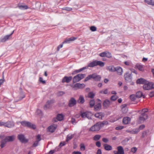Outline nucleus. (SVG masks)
<instances>
[{
	"label": "nucleus",
	"mask_w": 154,
	"mask_h": 154,
	"mask_svg": "<svg viewBox=\"0 0 154 154\" xmlns=\"http://www.w3.org/2000/svg\"><path fill=\"white\" fill-rule=\"evenodd\" d=\"M104 65L105 63L104 62L100 61L95 60L89 63L87 66L88 68L89 67H93L97 66L103 67L104 66Z\"/></svg>",
	"instance_id": "obj_1"
},
{
	"label": "nucleus",
	"mask_w": 154,
	"mask_h": 154,
	"mask_svg": "<svg viewBox=\"0 0 154 154\" xmlns=\"http://www.w3.org/2000/svg\"><path fill=\"white\" fill-rule=\"evenodd\" d=\"M143 87L145 90H151L154 88V83L147 81L143 85Z\"/></svg>",
	"instance_id": "obj_2"
},
{
	"label": "nucleus",
	"mask_w": 154,
	"mask_h": 154,
	"mask_svg": "<svg viewBox=\"0 0 154 154\" xmlns=\"http://www.w3.org/2000/svg\"><path fill=\"white\" fill-rule=\"evenodd\" d=\"M86 76L85 74H79L74 76L73 78L72 82L73 83L79 82L83 79Z\"/></svg>",
	"instance_id": "obj_3"
},
{
	"label": "nucleus",
	"mask_w": 154,
	"mask_h": 154,
	"mask_svg": "<svg viewBox=\"0 0 154 154\" xmlns=\"http://www.w3.org/2000/svg\"><path fill=\"white\" fill-rule=\"evenodd\" d=\"M21 124L23 126L29 128L33 129L36 128V126L34 124H32L31 122L26 121H23L20 122Z\"/></svg>",
	"instance_id": "obj_4"
},
{
	"label": "nucleus",
	"mask_w": 154,
	"mask_h": 154,
	"mask_svg": "<svg viewBox=\"0 0 154 154\" xmlns=\"http://www.w3.org/2000/svg\"><path fill=\"white\" fill-rule=\"evenodd\" d=\"M125 79L126 82H132V73L127 72L124 75Z\"/></svg>",
	"instance_id": "obj_5"
},
{
	"label": "nucleus",
	"mask_w": 154,
	"mask_h": 154,
	"mask_svg": "<svg viewBox=\"0 0 154 154\" xmlns=\"http://www.w3.org/2000/svg\"><path fill=\"white\" fill-rule=\"evenodd\" d=\"M92 114L91 112L88 111L82 113L81 112V116L83 118H87L88 119H91V116Z\"/></svg>",
	"instance_id": "obj_6"
},
{
	"label": "nucleus",
	"mask_w": 154,
	"mask_h": 154,
	"mask_svg": "<svg viewBox=\"0 0 154 154\" xmlns=\"http://www.w3.org/2000/svg\"><path fill=\"white\" fill-rule=\"evenodd\" d=\"M17 138L22 143H26L28 141V140L26 138L25 135L23 134H18Z\"/></svg>",
	"instance_id": "obj_7"
},
{
	"label": "nucleus",
	"mask_w": 154,
	"mask_h": 154,
	"mask_svg": "<svg viewBox=\"0 0 154 154\" xmlns=\"http://www.w3.org/2000/svg\"><path fill=\"white\" fill-rule=\"evenodd\" d=\"M77 103V101L73 97H71L69 100L68 106L69 107H72L75 106Z\"/></svg>",
	"instance_id": "obj_8"
},
{
	"label": "nucleus",
	"mask_w": 154,
	"mask_h": 154,
	"mask_svg": "<svg viewBox=\"0 0 154 154\" xmlns=\"http://www.w3.org/2000/svg\"><path fill=\"white\" fill-rule=\"evenodd\" d=\"M85 86V85L83 83H76L72 86V88L75 90H77L79 89H83Z\"/></svg>",
	"instance_id": "obj_9"
},
{
	"label": "nucleus",
	"mask_w": 154,
	"mask_h": 154,
	"mask_svg": "<svg viewBox=\"0 0 154 154\" xmlns=\"http://www.w3.org/2000/svg\"><path fill=\"white\" fill-rule=\"evenodd\" d=\"M91 78L96 81H98L100 80L101 76L100 75H97L96 73H94L91 74Z\"/></svg>",
	"instance_id": "obj_10"
},
{
	"label": "nucleus",
	"mask_w": 154,
	"mask_h": 154,
	"mask_svg": "<svg viewBox=\"0 0 154 154\" xmlns=\"http://www.w3.org/2000/svg\"><path fill=\"white\" fill-rule=\"evenodd\" d=\"M72 79V77L71 76L69 77L65 76L63 78L62 81V82L63 83H64V82L69 83L71 81Z\"/></svg>",
	"instance_id": "obj_11"
},
{
	"label": "nucleus",
	"mask_w": 154,
	"mask_h": 154,
	"mask_svg": "<svg viewBox=\"0 0 154 154\" xmlns=\"http://www.w3.org/2000/svg\"><path fill=\"white\" fill-rule=\"evenodd\" d=\"M100 129V128L98 125H97V123H96L90 128L89 131H98Z\"/></svg>",
	"instance_id": "obj_12"
},
{
	"label": "nucleus",
	"mask_w": 154,
	"mask_h": 154,
	"mask_svg": "<svg viewBox=\"0 0 154 154\" xmlns=\"http://www.w3.org/2000/svg\"><path fill=\"white\" fill-rule=\"evenodd\" d=\"M57 127L56 125H51L48 127V130L49 132L53 133L54 132L56 129Z\"/></svg>",
	"instance_id": "obj_13"
},
{
	"label": "nucleus",
	"mask_w": 154,
	"mask_h": 154,
	"mask_svg": "<svg viewBox=\"0 0 154 154\" xmlns=\"http://www.w3.org/2000/svg\"><path fill=\"white\" fill-rule=\"evenodd\" d=\"M54 100H48L45 105L44 106V109L45 110L49 108L50 107V105L54 102Z\"/></svg>",
	"instance_id": "obj_14"
},
{
	"label": "nucleus",
	"mask_w": 154,
	"mask_h": 154,
	"mask_svg": "<svg viewBox=\"0 0 154 154\" xmlns=\"http://www.w3.org/2000/svg\"><path fill=\"white\" fill-rule=\"evenodd\" d=\"M76 39L77 38L74 37H71L69 38H67L65 39V41L63 42V43H69L71 41H74V40Z\"/></svg>",
	"instance_id": "obj_15"
},
{
	"label": "nucleus",
	"mask_w": 154,
	"mask_h": 154,
	"mask_svg": "<svg viewBox=\"0 0 154 154\" xmlns=\"http://www.w3.org/2000/svg\"><path fill=\"white\" fill-rule=\"evenodd\" d=\"M110 101L109 100L106 99L103 102V108L105 109L107 108L109 106Z\"/></svg>",
	"instance_id": "obj_16"
},
{
	"label": "nucleus",
	"mask_w": 154,
	"mask_h": 154,
	"mask_svg": "<svg viewBox=\"0 0 154 154\" xmlns=\"http://www.w3.org/2000/svg\"><path fill=\"white\" fill-rule=\"evenodd\" d=\"M147 81L144 79L141 78L137 80L136 83L137 84H142L144 85Z\"/></svg>",
	"instance_id": "obj_17"
},
{
	"label": "nucleus",
	"mask_w": 154,
	"mask_h": 154,
	"mask_svg": "<svg viewBox=\"0 0 154 154\" xmlns=\"http://www.w3.org/2000/svg\"><path fill=\"white\" fill-rule=\"evenodd\" d=\"M116 67H114L113 66H107L106 67V69L110 72H116Z\"/></svg>",
	"instance_id": "obj_18"
},
{
	"label": "nucleus",
	"mask_w": 154,
	"mask_h": 154,
	"mask_svg": "<svg viewBox=\"0 0 154 154\" xmlns=\"http://www.w3.org/2000/svg\"><path fill=\"white\" fill-rule=\"evenodd\" d=\"M97 123V125H98L100 129L103 127L104 125H107L108 124V122L107 121H103L102 122H99Z\"/></svg>",
	"instance_id": "obj_19"
},
{
	"label": "nucleus",
	"mask_w": 154,
	"mask_h": 154,
	"mask_svg": "<svg viewBox=\"0 0 154 154\" xmlns=\"http://www.w3.org/2000/svg\"><path fill=\"white\" fill-rule=\"evenodd\" d=\"M116 72H117V74L119 75H121L123 73V70L121 67L120 66L116 67Z\"/></svg>",
	"instance_id": "obj_20"
},
{
	"label": "nucleus",
	"mask_w": 154,
	"mask_h": 154,
	"mask_svg": "<svg viewBox=\"0 0 154 154\" xmlns=\"http://www.w3.org/2000/svg\"><path fill=\"white\" fill-rule=\"evenodd\" d=\"M10 36L9 35H7L5 36L3 38H0V42H4L8 39H9Z\"/></svg>",
	"instance_id": "obj_21"
},
{
	"label": "nucleus",
	"mask_w": 154,
	"mask_h": 154,
	"mask_svg": "<svg viewBox=\"0 0 154 154\" xmlns=\"http://www.w3.org/2000/svg\"><path fill=\"white\" fill-rule=\"evenodd\" d=\"M5 138L7 142H12L14 140L15 136L14 135L8 136L6 137Z\"/></svg>",
	"instance_id": "obj_22"
},
{
	"label": "nucleus",
	"mask_w": 154,
	"mask_h": 154,
	"mask_svg": "<svg viewBox=\"0 0 154 154\" xmlns=\"http://www.w3.org/2000/svg\"><path fill=\"white\" fill-rule=\"evenodd\" d=\"M118 154H124V151L123 147L119 146L117 147Z\"/></svg>",
	"instance_id": "obj_23"
},
{
	"label": "nucleus",
	"mask_w": 154,
	"mask_h": 154,
	"mask_svg": "<svg viewBox=\"0 0 154 154\" xmlns=\"http://www.w3.org/2000/svg\"><path fill=\"white\" fill-rule=\"evenodd\" d=\"M14 125V124L13 122H6L5 127H6L9 128H11L13 127Z\"/></svg>",
	"instance_id": "obj_24"
},
{
	"label": "nucleus",
	"mask_w": 154,
	"mask_h": 154,
	"mask_svg": "<svg viewBox=\"0 0 154 154\" xmlns=\"http://www.w3.org/2000/svg\"><path fill=\"white\" fill-rule=\"evenodd\" d=\"M135 66L140 71L143 72L144 70V66L140 64H137Z\"/></svg>",
	"instance_id": "obj_25"
},
{
	"label": "nucleus",
	"mask_w": 154,
	"mask_h": 154,
	"mask_svg": "<svg viewBox=\"0 0 154 154\" xmlns=\"http://www.w3.org/2000/svg\"><path fill=\"white\" fill-rule=\"evenodd\" d=\"M130 121V119L128 117H126L123 118L122 122L123 124H127L129 123Z\"/></svg>",
	"instance_id": "obj_26"
},
{
	"label": "nucleus",
	"mask_w": 154,
	"mask_h": 154,
	"mask_svg": "<svg viewBox=\"0 0 154 154\" xmlns=\"http://www.w3.org/2000/svg\"><path fill=\"white\" fill-rule=\"evenodd\" d=\"M104 149L107 151L111 150L112 149L111 146L107 144H105L103 145Z\"/></svg>",
	"instance_id": "obj_27"
},
{
	"label": "nucleus",
	"mask_w": 154,
	"mask_h": 154,
	"mask_svg": "<svg viewBox=\"0 0 154 154\" xmlns=\"http://www.w3.org/2000/svg\"><path fill=\"white\" fill-rule=\"evenodd\" d=\"M8 142L5 138L4 139L2 140L1 141V145L0 146L1 148H3L5 146L7 142Z\"/></svg>",
	"instance_id": "obj_28"
},
{
	"label": "nucleus",
	"mask_w": 154,
	"mask_h": 154,
	"mask_svg": "<svg viewBox=\"0 0 154 154\" xmlns=\"http://www.w3.org/2000/svg\"><path fill=\"white\" fill-rule=\"evenodd\" d=\"M126 106L124 104L122 106V111L123 113H126L128 111V109L126 107Z\"/></svg>",
	"instance_id": "obj_29"
},
{
	"label": "nucleus",
	"mask_w": 154,
	"mask_h": 154,
	"mask_svg": "<svg viewBox=\"0 0 154 154\" xmlns=\"http://www.w3.org/2000/svg\"><path fill=\"white\" fill-rule=\"evenodd\" d=\"M136 96L137 98H139L142 97H143V98L145 97L143 95L141 91L137 92L136 94Z\"/></svg>",
	"instance_id": "obj_30"
},
{
	"label": "nucleus",
	"mask_w": 154,
	"mask_h": 154,
	"mask_svg": "<svg viewBox=\"0 0 154 154\" xmlns=\"http://www.w3.org/2000/svg\"><path fill=\"white\" fill-rule=\"evenodd\" d=\"M88 66H87L84 67L82 68H81L79 69L75 70V71L76 72V73L77 74L78 73L80 72H82L86 69H88Z\"/></svg>",
	"instance_id": "obj_31"
},
{
	"label": "nucleus",
	"mask_w": 154,
	"mask_h": 154,
	"mask_svg": "<svg viewBox=\"0 0 154 154\" xmlns=\"http://www.w3.org/2000/svg\"><path fill=\"white\" fill-rule=\"evenodd\" d=\"M78 102L80 103L83 104L85 102V100L83 96H80L78 100Z\"/></svg>",
	"instance_id": "obj_32"
},
{
	"label": "nucleus",
	"mask_w": 154,
	"mask_h": 154,
	"mask_svg": "<svg viewBox=\"0 0 154 154\" xmlns=\"http://www.w3.org/2000/svg\"><path fill=\"white\" fill-rule=\"evenodd\" d=\"M63 116L62 114H58L57 116V120L59 121H61L63 120Z\"/></svg>",
	"instance_id": "obj_33"
},
{
	"label": "nucleus",
	"mask_w": 154,
	"mask_h": 154,
	"mask_svg": "<svg viewBox=\"0 0 154 154\" xmlns=\"http://www.w3.org/2000/svg\"><path fill=\"white\" fill-rule=\"evenodd\" d=\"M74 136V134H69L67 136L66 138V141L68 142L71 140Z\"/></svg>",
	"instance_id": "obj_34"
},
{
	"label": "nucleus",
	"mask_w": 154,
	"mask_h": 154,
	"mask_svg": "<svg viewBox=\"0 0 154 154\" xmlns=\"http://www.w3.org/2000/svg\"><path fill=\"white\" fill-rule=\"evenodd\" d=\"M145 2L148 5H154V1L152 0H145Z\"/></svg>",
	"instance_id": "obj_35"
},
{
	"label": "nucleus",
	"mask_w": 154,
	"mask_h": 154,
	"mask_svg": "<svg viewBox=\"0 0 154 154\" xmlns=\"http://www.w3.org/2000/svg\"><path fill=\"white\" fill-rule=\"evenodd\" d=\"M18 6L19 8L21 10L27 9L28 8V6L26 5H19Z\"/></svg>",
	"instance_id": "obj_36"
},
{
	"label": "nucleus",
	"mask_w": 154,
	"mask_h": 154,
	"mask_svg": "<svg viewBox=\"0 0 154 154\" xmlns=\"http://www.w3.org/2000/svg\"><path fill=\"white\" fill-rule=\"evenodd\" d=\"M101 104L100 103H98L96 105L94 106V109L95 110H98L101 107Z\"/></svg>",
	"instance_id": "obj_37"
},
{
	"label": "nucleus",
	"mask_w": 154,
	"mask_h": 154,
	"mask_svg": "<svg viewBox=\"0 0 154 154\" xmlns=\"http://www.w3.org/2000/svg\"><path fill=\"white\" fill-rule=\"evenodd\" d=\"M25 95L23 91L20 92V94L19 100H22L25 97Z\"/></svg>",
	"instance_id": "obj_38"
},
{
	"label": "nucleus",
	"mask_w": 154,
	"mask_h": 154,
	"mask_svg": "<svg viewBox=\"0 0 154 154\" xmlns=\"http://www.w3.org/2000/svg\"><path fill=\"white\" fill-rule=\"evenodd\" d=\"M101 137V136L100 135H96L93 137V140L95 141L99 140Z\"/></svg>",
	"instance_id": "obj_39"
},
{
	"label": "nucleus",
	"mask_w": 154,
	"mask_h": 154,
	"mask_svg": "<svg viewBox=\"0 0 154 154\" xmlns=\"http://www.w3.org/2000/svg\"><path fill=\"white\" fill-rule=\"evenodd\" d=\"M95 94H94L93 92H90L88 94V97L91 98V99H93L94 98Z\"/></svg>",
	"instance_id": "obj_40"
},
{
	"label": "nucleus",
	"mask_w": 154,
	"mask_h": 154,
	"mask_svg": "<svg viewBox=\"0 0 154 154\" xmlns=\"http://www.w3.org/2000/svg\"><path fill=\"white\" fill-rule=\"evenodd\" d=\"M95 104V101L94 100H91L89 102V105L91 107H92Z\"/></svg>",
	"instance_id": "obj_41"
},
{
	"label": "nucleus",
	"mask_w": 154,
	"mask_h": 154,
	"mask_svg": "<svg viewBox=\"0 0 154 154\" xmlns=\"http://www.w3.org/2000/svg\"><path fill=\"white\" fill-rule=\"evenodd\" d=\"M118 97L116 95H112L111 96L110 100L112 101H115L118 98Z\"/></svg>",
	"instance_id": "obj_42"
},
{
	"label": "nucleus",
	"mask_w": 154,
	"mask_h": 154,
	"mask_svg": "<svg viewBox=\"0 0 154 154\" xmlns=\"http://www.w3.org/2000/svg\"><path fill=\"white\" fill-rule=\"evenodd\" d=\"M63 10H65L66 11H71L72 8H69L68 7H65L62 8Z\"/></svg>",
	"instance_id": "obj_43"
},
{
	"label": "nucleus",
	"mask_w": 154,
	"mask_h": 154,
	"mask_svg": "<svg viewBox=\"0 0 154 154\" xmlns=\"http://www.w3.org/2000/svg\"><path fill=\"white\" fill-rule=\"evenodd\" d=\"M108 91L107 89H106L104 91L101 90L99 91V93L104 94H107L108 93Z\"/></svg>",
	"instance_id": "obj_44"
},
{
	"label": "nucleus",
	"mask_w": 154,
	"mask_h": 154,
	"mask_svg": "<svg viewBox=\"0 0 154 154\" xmlns=\"http://www.w3.org/2000/svg\"><path fill=\"white\" fill-rule=\"evenodd\" d=\"M136 98V96H135L134 95H131L130 96V99L132 101H134Z\"/></svg>",
	"instance_id": "obj_45"
},
{
	"label": "nucleus",
	"mask_w": 154,
	"mask_h": 154,
	"mask_svg": "<svg viewBox=\"0 0 154 154\" xmlns=\"http://www.w3.org/2000/svg\"><path fill=\"white\" fill-rule=\"evenodd\" d=\"M106 57L108 58H111L112 57L111 54L110 53L107 51H106Z\"/></svg>",
	"instance_id": "obj_46"
},
{
	"label": "nucleus",
	"mask_w": 154,
	"mask_h": 154,
	"mask_svg": "<svg viewBox=\"0 0 154 154\" xmlns=\"http://www.w3.org/2000/svg\"><path fill=\"white\" fill-rule=\"evenodd\" d=\"M106 51L102 52L100 53L99 55L101 57H103L106 56Z\"/></svg>",
	"instance_id": "obj_47"
},
{
	"label": "nucleus",
	"mask_w": 154,
	"mask_h": 154,
	"mask_svg": "<svg viewBox=\"0 0 154 154\" xmlns=\"http://www.w3.org/2000/svg\"><path fill=\"white\" fill-rule=\"evenodd\" d=\"M90 29L93 32H94L97 30V28L94 26H91L90 28Z\"/></svg>",
	"instance_id": "obj_48"
},
{
	"label": "nucleus",
	"mask_w": 154,
	"mask_h": 154,
	"mask_svg": "<svg viewBox=\"0 0 154 154\" xmlns=\"http://www.w3.org/2000/svg\"><path fill=\"white\" fill-rule=\"evenodd\" d=\"M65 94V92L63 91H59L57 93V96H60L63 95Z\"/></svg>",
	"instance_id": "obj_49"
},
{
	"label": "nucleus",
	"mask_w": 154,
	"mask_h": 154,
	"mask_svg": "<svg viewBox=\"0 0 154 154\" xmlns=\"http://www.w3.org/2000/svg\"><path fill=\"white\" fill-rule=\"evenodd\" d=\"M80 149L82 151H84L85 149V146L84 144L81 143L80 145Z\"/></svg>",
	"instance_id": "obj_50"
},
{
	"label": "nucleus",
	"mask_w": 154,
	"mask_h": 154,
	"mask_svg": "<svg viewBox=\"0 0 154 154\" xmlns=\"http://www.w3.org/2000/svg\"><path fill=\"white\" fill-rule=\"evenodd\" d=\"M91 79V75H89L84 80V82H87L88 80Z\"/></svg>",
	"instance_id": "obj_51"
},
{
	"label": "nucleus",
	"mask_w": 154,
	"mask_h": 154,
	"mask_svg": "<svg viewBox=\"0 0 154 154\" xmlns=\"http://www.w3.org/2000/svg\"><path fill=\"white\" fill-rule=\"evenodd\" d=\"M134 134H137L140 131L139 129L138 128H135L133 129Z\"/></svg>",
	"instance_id": "obj_52"
},
{
	"label": "nucleus",
	"mask_w": 154,
	"mask_h": 154,
	"mask_svg": "<svg viewBox=\"0 0 154 154\" xmlns=\"http://www.w3.org/2000/svg\"><path fill=\"white\" fill-rule=\"evenodd\" d=\"M134 134H137L140 131L139 129L138 128H135L133 129Z\"/></svg>",
	"instance_id": "obj_53"
},
{
	"label": "nucleus",
	"mask_w": 154,
	"mask_h": 154,
	"mask_svg": "<svg viewBox=\"0 0 154 154\" xmlns=\"http://www.w3.org/2000/svg\"><path fill=\"white\" fill-rule=\"evenodd\" d=\"M137 149L136 147L132 148L131 149V151L133 153H135L137 151Z\"/></svg>",
	"instance_id": "obj_54"
},
{
	"label": "nucleus",
	"mask_w": 154,
	"mask_h": 154,
	"mask_svg": "<svg viewBox=\"0 0 154 154\" xmlns=\"http://www.w3.org/2000/svg\"><path fill=\"white\" fill-rule=\"evenodd\" d=\"M141 116L145 118L146 119H148L147 115L145 113L142 112L141 115Z\"/></svg>",
	"instance_id": "obj_55"
},
{
	"label": "nucleus",
	"mask_w": 154,
	"mask_h": 154,
	"mask_svg": "<svg viewBox=\"0 0 154 154\" xmlns=\"http://www.w3.org/2000/svg\"><path fill=\"white\" fill-rule=\"evenodd\" d=\"M36 114L37 115H41L42 114V111L39 109H37L36 112Z\"/></svg>",
	"instance_id": "obj_56"
},
{
	"label": "nucleus",
	"mask_w": 154,
	"mask_h": 154,
	"mask_svg": "<svg viewBox=\"0 0 154 154\" xmlns=\"http://www.w3.org/2000/svg\"><path fill=\"white\" fill-rule=\"evenodd\" d=\"M36 139L37 141H38V142L40 141L41 140V136L40 134H38L36 137Z\"/></svg>",
	"instance_id": "obj_57"
},
{
	"label": "nucleus",
	"mask_w": 154,
	"mask_h": 154,
	"mask_svg": "<svg viewBox=\"0 0 154 154\" xmlns=\"http://www.w3.org/2000/svg\"><path fill=\"white\" fill-rule=\"evenodd\" d=\"M139 119L141 121L144 122L145 120H146V119L144 117L140 116L139 117Z\"/></svg>",
	"instance_id": "obj_58"
},
{
	"label": "nucleus",
	"mask_w": 154,
	"mask_h": 154,
	"mask_svg": "<svg viewBox=\"0 0 154 154\" xmlns=\"http://www.w3.org/2000/svg\"><path fill=\"white\" fill-rule=\"evenodd\" d=\"M122 116H121V115L118 116H116L115 118V120L116 121H117V120H119L120 119H121L122 118Z\"/></svg>",
	"instance_id": "obj_59"
},
{
	"label": "nucleus",
	"mask_w": 154,
	"mask_h": 154,
	"mask_svg": "<svg viewBox=\"0 0 154 154\" xmlns=\"http://www.w3.org/2000/svg\"><path fill=\"white\" fill-rule=\"evenodd\" d=\"M122 116H121V115L118 116H116L115 118V120L116 121H117V120H119L120 119H121L122 118Z\"/></svg>",
	"instance_id": "obj_60"
},
{
	"label": "nucleus",
	"mask_w": 154,
	"mask_h": 154,
	"mask_svg": "<svg viewBox=\"0 0 154 154\" xmlns=\"http://www.w3.org/2000/svg\"><path fill=\"white\" fill-rule=\"evenodd\" d=\"M39 143L38 141L36 140L33 144L32 146L33 147H36L38 145V144Z\"/></svg>",
	"instance_id": "obj_61"
},
{
	"label": "nucleus",
	"mask_w": 154,
	"mask_h": 154,
	"mask_svg": "<svg viewBox=\"0 0 154 154\" xmlns=\"http://www.w3.org/2000/svg\"><path fill=\"white\" fill-rule=\"evenodd\" d=\"M147 134V132L146 131H143L142 133V137L144 138Z\"/></svg>",
	"instance_id": "obj_62"
},
{
	"label": "nucleus",
	"mask_w": 154,
	"mask_h": 154,
	"mask_svg": "<svg viewBox=\"0 0 154 154\" xmlns=\"http://www.w3.org/2000/svg\"><path fill=\"white\" fill-rule=\"evenodd\" d=\"M149 95L150 97H152L154 96V91H151L149 94Z\"/></svg>",
	"instance_id": "obj_63"
},
{
	"label": "nucleus",
	"mask_w": 154,
	"mask_h": 154,
	"mask_svg": "<svg viewBox=\"0 0 154 154\" xmlns=\"http://www.w3.org/2000/svg\"><path fill=\"white\" fill-rule=\"evenodd\" d=\"M72 154H82L81 152L78 151H74L72 152Z\"/></svg>",
	"instance_id": "obj_64"
}]
</instances>
